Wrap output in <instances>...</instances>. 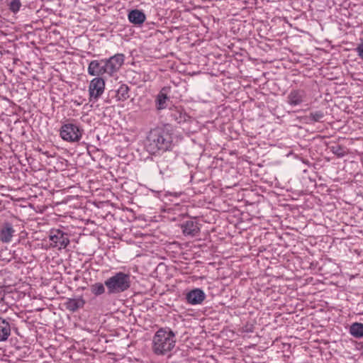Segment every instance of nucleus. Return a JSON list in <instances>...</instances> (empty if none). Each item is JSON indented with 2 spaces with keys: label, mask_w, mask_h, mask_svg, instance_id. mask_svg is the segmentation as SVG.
Segmentation results:
<instances>
[{
  "label": "nucleus",
  "mask_w": 363,
  "mask_h": 363,
  "mask_svg": "<svg viewBox=\"0 0 363 363\" xmlns=\"http://www.w3.org/2000/svg\"><path fill=\"white\" fill-rule=\"evenodd\" d=\"M174 146L173 133L167 126L152 129L147 137V149L152 155L170 151Z\"/></svg>",
  "instance_id": "f257e3e1"
},
{
  "label": "nucleus",
  "mask_w": 363,
  "mask_h": 363,
  "mask_svg": "<svg viewBox=\"0 0 363 363\" xmlns=\"http://www.w3.org/2000/svg\"><path fill=\"white\" fill-rule=\"evenodd\" d=\"M175 344V333L169 328H161L153 336L152 350L157 355H164L174 347Z\"/></svg>",
  "instance_id": "f03ea898"
},
{
  "label": "nucleus",
  "mask_w": 363,
  "mask_h": 363,
  "mask_svg": "<svg viewBox=\"0 0 363 363\" xmlns=\"http://www.w3.org/2000/svg\"><path fill=\"white\" fill-rule=\"evenodd\" d=\"M108 294H119L130 287V275L122 272L116 273L104 282Z\"/></svg>",
  "instance_id": "7ed1b4c3"
},
{
  "label": "nucleus",
  "mask_w": 363,
  "mask_h": 363,
  "mask_svg": "<svg viewBox=\"0 0 363 363\" xmlns=\"http://www.w3.org/2000/svg\"><path fill=\"white\" fill-rule=\"evenodd\" d=\"M83 130L77 124L67 123L63 124L60 130L61 138L67 142H79L82 137Z\"/></svg>",
  "instance_id": "20e7f679"
},
{
  "label": "nucleus",
  "mask_w": 363,
  "mask_h": 363,
  "mask_svg": "<svg viewBox=\"0 0 363 363\" xmlns=\"http://www.w3.org/2000/svg\"><path fill=\"white\" fill-rule=\"evenodd\" d=\"M49 240L52 247L66 248L69 244L68 235L60 229H52L49 233Z\"/></svg>",
  "instance_id": "39448f33"
},
{
  "label": "nucleus",
  "mask_w": 363,
  "mask_h": 363,
  "mask_svg": "<svg viewBox=\"0 0 363 363\" xmlns=\"http://www.w3.org/2000/svg\"><path fill=\"white\" fill-rule=\"evenodd\" d=\"M125 55L122 53H117L109 58H105L107 75L112 77L118 72L124 63Z\"/></svg>",
  "instance_id": "423d86ee"
},
{
  "label": "nucleus",
  "mask_w": 363,
  "mask_h": 363,
  "mask_svg": "<svg viewBox=\"0 0 363 363\" xmlns=\"http://www.w3.org/2000/svg\"><path fill=\"white\" fill-rule=\"evenodd\" d=\"M105 89V81L101 77H95L91 80L89 86L90 101H96L104 93Z\"/></svg>",
  "instance_id": "0eeeda50"
},
{
  "label": "nucleus",
  "mask_w": 363,
  "mask_h": 363,
  "mask_svg": "<svg viewBox=\"0 0 363 363\" xmlns=\"http://www.w3.org/2000/svg\"><path fill=\"white\" fill-rule=\"evenodd\" d=\"M87 72L89 75L96 76V77L107 75L105 59L91 60L89 64Z\"/></svg>",
  "instance_id": "6e6552de"
},
{
  "label": "nucleus",
  "mask_w": 363,
  "mask_h": 363,
  "mask_svg": "<svg viewBox=\"0 0 363 363\" xmlns=\"http://www.w3.org/2000/svg\"><path fill=\"white\" fill-rule=\"evenodd\" d=\"M206 297L204 291L199 288L190 290L185 295L186 303L193 306L201 304Z\"/></svg>",
  "instance_id": "1a4fd4ad"
},
{
  "label": "nucleus",
  "mask_w": 363,
  "mask_h": 363,
  "mask_svg": "<svg viewBox=\"0 0 363 363\" xmlns=\"http://www.w3.org/2000/svg\"><path fill=\"white\" fill-rule=\"evenodd\" d=\"M306 101V93L303 89H292L287 95L286 101L291 106H300Z\"/></svg>",
  "instance_id": "9d476101"
},
{
  "label": "nucleus",
  "mask_w": 363,
  "mask_h": 363,
  "mask_svg": "<svg viewBox=\"0 0 363 363\" xmlns=\"http://www.w3.org/2000/svg\"><path fill=\"white\" fill-rule=\"evenodd\" d=\"M169 91V87L164 86L157 94L155 100L157 111H160L167 108L168 104L170 102V98L167 95Z\"/></svg>",
  "instance_id": "9b49d317"
},
{
  "label": "nucleus",
  "mask_w": 363,
  "mask_h": 363,
  "mask_svg": "<svg viewBox=\"0 0 363 363\" xmlns=\"http://www.w3.org/2000/svg\"><path fill=\"white\" fill-rule=\"evenodd\" d=\"M15 233L16 230L12 223L9 222L4 223L0 228V241L5 244L10 243Z\"/></svg>",
  "instance_id": "f8f14e48"
},
{
  "label": "nucleus",
  "mask_w": 363,
  "mask_h": 363,
  "mask_svg": "<svg viewBox=\"0 0 363 363\" xmlns=\"http://www.w3.org/2000/svg\"><path fill=\"white\" fill-rule=\"evenodd\" d=\"M168 116L170 118L171 121H174L178 123H184L190 118L182 106H174L169 108Z\"/></svg>",
  "instance_id": "ddd939ff"
},
{
  "label": "nucleus",
  "mask_w": 363,
  "mask_h": 363,
  "mask_svg": "<svg viewBox=\"0 0 363 363\" xmlns=\"http://www.w3.org/2000/svg\"><path fill=\"white\" fill-rule=\"evenodd\" d=\"M182 233L185 236L194 237L200 233L199 223L193 220H188L181 225Z\"/></svg>",
  "instance_id": "4468645a"
},
{
  "label": "nucleus",
  "mask_w": 363,
  "mask_h": 363,
  "mask_svg": "<svg viewBox=\"0 0 363 363\" xmlns=\"http://www.w3.org/2000/svg\"><path fill=\"white\" fill-rule=\"evenodd\" d=\"M86 303L85 300L82 296H79L76 298H68L65 302L64 305L67 310L72 313L77 311L79 309L82 308Z\"/></svg>",
  "instance_id": "2eb2a0df"
},
{
  "label": "nucleus",
  "mask_w": 363,
  "mask_h": 363,
  "mask_svg": "<svg viewBox=\"0 0 363 363\" xmlns=\"http://www.w3.org/2000/svg\"><path fill=\"white\" fill-rule=\"evenodd\" d=\"M128 21L136 26L142 25L146 20V16L143 11L133 9L128 14Z\"/></svg>",
  "instance_id": "dca6fc26"
},
{
  "label": "nucleus",
  "mask_w": 363,
  "mask_h": 363,
  "mask_svg": "<svg viewBox=\"0 0 363 363\" xmlns=\"http://www.w3.org/2000/svg\"><path fill=\"white\" fill-rule=\"evenodd\" d=\"M129 87L126 84H121L117 90H111L109 96L116 98V101H124L129 98Z\"/></svg>",
  "instance_id": "f3484780"
},
{
  "label": "nucleus",
  "mask_w": 363,
  "mask_h": 363,
  "mask_svg": "<svg viewBox=\"0 0 363 363\" xmlns=\"http://www.w3.org/2000/svg\"><path fill=\"white\" fill-rule=\"evenodd\" d=\"M11 335V325L9 323L0 317V342L8 340Z\"/></svg>",
  "instance_id": "a211bd4d"
},
{
  "label": "nucleus",
  "mask_w": 363,
  "mask_h": 363,
  "mask_svg": "<svg viewBox=\"0 0 363 363\" xmlns=\"http://www.w3.org/2000/svg\"><path fill=\"white\" fill-rule=\"evenodd\" d=\"M350 333L356 338L363 337V323H354L350 327Z\"/></svg>",
  "instance_id": "6ab92c4d"
},
{
  "label": "nucleus",
  "mask_w": 363,
  "mask_h": 363,
  "mask_svg": "<svg viewBox=\"0 0 363 363\" xmlns=\"http://www.w3.org/2000/svg\"><path fill=\"white\" fill-rule=\"evenodd\" d=\"M325 114L323 111H315L311 112L309 116H306L308 123H313L315 122H322Z\"/></svg>",
  "instance_id": "aec40b11"
},
{
  "label": "nucleus",
  "mask_w": 363,
  "mask_h": 363,
  "mask_svg": "<svg viewBox=\"0 0 363 363\" xmlns=\"http://www.w3.org/2000/svg\"><path fill=\"white\" fill-rule=\"evenodd\" d=\"M105 284L97 282L90 286L91 292L96 296H101L105 293Z\"/></svg>",
  "instance_id": "412c9836"
},
{
  "label": "nucleus",
  "mask_w": 363,
  "mask_h": 363,
  "mask_svg": "<svg viewBox=\"0 0 363 363\" xmlns=\"http://www.w3.org/2000/svg\"><path fill=\"white\" fill-rule=\"evenodd\" d=\"M330 150L338 157H343L347 154L345 148L340 145H333L330 147Z\"/></svg>",
  "instance_id": "4be33fe9"
},
{
  "label": "nucleus",
  "mask_w": 363,
  "mask_h": 363,
  "mask_svg": "<svg viewBox=\"0 0 363 363\" xmlns=\"http://www.w3.org/2000/svg\"><path fill=\"white\" fill-rule=\"evenodd\" d=\"M22 4L20 0H12L9 4V9L13 13L19 11Z\"/></svg>",
  "instance_id": "5701e85b"
},
{
  "label": "nucleus",
  "mask_w": 363,
  "mask_h": 363,
  "mask_svg": "<svg viewBox=\"0 0 363 363\" xmlns=\"http://www.w3.org/2000/svg\"><path fill=\"white\" fill-rule=\"evenodd\" d=\"M166 162L164 160H162L160 162V173H163V171L166 169H172V167H169V165H166Z\"/></svg>",
  "instance_id": "b1692460"
},
{
  "label": "nucleus",
  "mask_w": 363,
  "mask_h": 363,
  "mask_svg": "<svg viewBox=\"0 0 363 363\" xmlns=\"http://www.w3.org/2000/svg\"><path fill=\"white\" fill-rule=\"evenodd\" d=\"M356 52H357L358 56L363 60V40L362 42L357 45L355 48Z\"/></svg>",
  "instance_id": "393cba45"
},
{
  "label": "nucleus",
  "mask_w": 363,
  "mask_h": 363,
  "mask_svg": "<svg viewBox=\"0 0 363 363\" xmlns=\"http://www.w3.org/2000/svg\"><path fill=\"white\" fill-rule=\"evenodd\" d=\"M242 331L245 333H252L253 332V326L246 325L242 328Z\"/></svg>",
  "instance_id": "a878e982"
},
{
  "label": "nucleus",
  "mask_w": 363,
  "mask_h": 363,
  "mask_svg": "<svg viewBox=\"0 0 363 363\" xmlns=\"http://www.w3.org/2000/svg\"><path fill=\"white\" fill-rule=\"evenodd\" d=\"M43 154L46 155L47 156H48V152H43Z\"/></svg>",
  "instance_id": "bb28decb"
},
{
  "label": "nucleus",
  "mask_w": 363,
  "mask_h": 363,
  "mask_svg": "<svg viewBox=\"0 0 363 363\" xmlns=\"http://www.w3.org/2000/svg\"><path fill=\"white\" fill-rule=\"evenodd\" d=\"M361 344H362L361 347L363 349V342H361Z\"/></svg>",
  "instance_id": "cd10ccee"
}]
</instances>
